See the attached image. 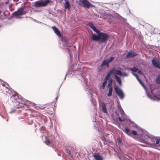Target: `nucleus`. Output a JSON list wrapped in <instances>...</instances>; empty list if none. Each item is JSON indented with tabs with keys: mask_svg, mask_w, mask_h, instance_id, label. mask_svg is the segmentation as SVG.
<instances>
[{
	"mask_svg": "<svg viewBox=\"0 0 160 160\" xmlns=\"http://www.w3.org/2000/svg\"><path fill=\"white\" fill-rule=\"evenodd\" d=\"M11 100L15 103L16 107L20 109L19 111L21 112L22 114H24V116L22 117L23 118L27 116H30V114H32L34 110L29 108L31 107H33L35 108H37V106L35 105L34 103L22 98L20 99L15 94L11 96Z\"/></svg>",
	"mask_w": 160,
	"mask_h": 160,
	"instance_id": "obj_1",
	"label": "nucleus"
},
{
	"mask_svg": "<svg viewBox=\"0 0 160 160\" xmlns=\"http://www.w3.org/2000/svg\"><path fill=\"white\" fill-rule=\"evenodd\" d=\"M138 140L140 142L154 147H159L160 138L149 134L145 130H141L138 132Z\"/></svg>",
	"mask_w": 160,
	"mask_h": 160,
	"instance_id": "obj_2",
	"label": "nucleus"
},
{
	"mask_svg": "<svg viewBox=\"0 0 160 160\" xmlns=\"http://www.w3.org/2000/svg\"><path fill=\"white\" fill-rule=\"evenodd\" d=\"M137 128L138 130L137 131L135 130H132L131 131L128 128H125L124 129H123L122 130L127 134L129 136H131L132 135L134 136L137 135L136 139L138 141V138L139 134L138 132H140L141 130H144V129H143L140 127L138 128Z\"/></svg>",
	"mask_w": 160,
	"mask_h": 160,
	"instance_id": "obj_3",
	"label": "nucleus"
},
{
	"mask_svg": "<svg viewBox=\"0 0 160 160\" xmlns=\"http://www.w3.org/2000/svg\"><path fill=\"white\" fill-rule=\"evenodd\" d=\"M47 135H45V142L47 145H49L52 143L55 137L52 135L50 132H47Z\"/></svg>",
	"mask_w": 160,
	"mask_h": 160,
	"instance_id": "obj_4",
	"label": "nucleus"
},
{
	"mask_svg": "<svg viewBox=\"0 0 160 160\" xmlns=\"http://www.w3.org/2000/svg\"><path fill=\"white\" fill-rule=\"evenodd\" d=\"M26 12V11L24 10V8L22 7L20 8L17 11L13 12V14L15 17L19 18L21 16L25 14Z\"/></svg>",
	"mask_w": 160,
	"mask_h": 160,
	"instance_id": "obj_5",
	"label": "nucleus"
},
{
	"mask_svg": "<svg viewBox=\"0 0 160 160\" xmlns=\"http://www.w3.org/2000/svg\"><path fill=\"white\" fill-rule=\"evenodd\" d=\"M30 117L28 119V123L29 124H32V122L33 120L31 119V117H36L38 119L37 120L39 121L41 119V115L39 112L34 110L32 114H30Z\"/></svg>",
	"mask_w": 160,
	"mask_h": 160,
	"instance_id": "obj_6",
	"label": "nucleus"
},
{
	"mask_svg": "<svg viewBox=\"0 0 160 160\" xmlns=\"http://www.w3.org/2000/svg\"><path fill=\"white\" fill-rule=\"evenodd\" d=\"M50 2L49 0H46L44 1L42 0H40L38 1H36L35 3V6L36 7H44L48 5Z\"/></svg>",
	"mask_w": 160,
	"mask_h": 160,
	"instance_id": "obj_7",
	"label": "nucleus"
},
{
	"mask_svg": "<svg viewBox=\"0 0 160 160\" xmlns=\"http://www.w3.org/2000/svg\"><path fill=\"white\" fill-rule=\"evenodd\" d=\"M99 36L100 42H106L109 38V35L107 34L101 32L99 33Z\"/></svg>",
	"mask_w": 160,
	"mask_h": 160,
	"instance_id": "obj_8",
	"label": "nucleus"
},
{
	"mask_svg": "<svg viewBox=\"0 0 160 160\" xmlns=\"http://www.w3.org/2000/svg\"><path fill=\"white\" fill-rule=\"evenodd\" d=\"M116 93L120 97L121 99H122L124 98V93L122 90L118 86L115 88Z\"/></svg>",
	"mask_w": 160,
	"mask_h": 160,
	"instance_id": "obj_9",
	"label": "nucleus"
},
{
	"mask_svg": "<svg viewBox=\"0 0 160 160\" xmlns=\"http://www.w3.org/2000/svg\"><path fill=\"white\" fill-rule=\"evenodd\" d=\"M119 108L120 110V114L122 116V118L120 117H119L118 118V119L120 122H122L126 120L127 119V117L121 106H120Z\"/></svg>",
	"mask_w": 160,
	"mask_h": 160,
	"instance_id": "obj_10",
	"label": "nucleus"
},
{
	"mask_svg": "<svg viewBox=\"0 0 160 160\" xmlns=\"http://www.w3.org/2000/svg\"><path fill=\"white\" fill-rule=\"evenodd\" d=\"M152 64L153 66L160 69V61L155 58L152 60Z\"/></svg>",
	"mask_w": 160,
	"mask_h": 160,
	"instance_id": "obj_11",
	"label": "nucleus"
},
{
	"mask_svg": "<svg viewBox=\"0 0 160 160\" xmlns=\"http://www.w3.org/2000/svg\"><path fill=\"white\" fill-rule=\"evenodd\" d=\"M137 80L138 81V82H139V83H140V84L145 89L147 95L148 97L149 98H150L151 99H152V98L151 95H150V93L148 92L146 88L145 87L142 81L139 79V78L138 77V78H137Z\"/></svg>",
	"mask_w": 160,
	"mask_h": 160,
	"instance_id": "obj_12",
	"label": "nucleus"
},
{
	"mask_svg": "<svg viewBox=\"0 0 160 160\" xmlns=\"http://www.w3.org/2000/svg\"><path fill=\"white\" fill-rule=\"evenodd\" d=\"M80 2L83 6L84 7H86L88 8L90 7H93L91 3L87 0H80Z\"/></svg>",
	"mask_w": 160,
	"mask_h": 160,
	"instance_id": "obj_13",
	"label": "nucleus"
},
{
	"mask_svg": "<svg viewBox=\"0 0 160 160\" xmlns=\"http://www.w3.org/2000/svg\"><path fill=\"white\" fill-rule=\"evenodd\" d=\"M137 54L132 51H130L127 55V57L131 58L133 57L137 56Z\"/></svg>",
	"mask_w": 160,
	"mask_h": 160,
	"instance_id": "obj_14",
	"label": "nucleus"
},
{
	"mask_svg": "<svg viewBox=\"0 0 160 160\" xmlns=\"http://www.w3.org/2000/svg\"><path fill=\"white\" fill-rule=\"evenodd\" d=\"M110 71H111L112 74L114 73L115 75H118L120 76V74H121V71L118 70L115 68L110 70Z\"/></svg>",
	"mask_w": 160,
	"mask_h": 160,
	"instance_id": "obj_15",
	"label": "nucleus"
},
{
	"mask_svg": "<svg viewBox=\"0 0 160 160\" xmlns=\"http://www.w3.org/2000/svg\"><path fill=\"white\" fill-rule=\"evenodd\" d=\"M102 112L106 114L108 113V112L106 108V104L103 102L102 104Z\"/></svg>",
	"mask_w": 160,
	"mask_h": 160,
	"instance_id": "obj_16",
	"label": "nucleus"
},
{
	"mask_svg": "<svg viewBox=\"0 0 160 160\" xmlns=\"http://www.w3.org/2000/svg\"><path fill=\"white\" fill-rule=\"evenodd\" d=\"M52 28L53 29L54 32L58 36H61V35L60 31L58 30V29L55 26H52Z\"/></svg>",
	"mask_w": 160,
	"mask_h": 160,
	"instance_id": "obj_17",
	"label": "nucleus"
},
{
	"mask_svg": "<svg viewBox=\"0 0 160 160\" xmlns=\"http://www.w3.org/2000/svg\"><path fill=\"white\" fill-rule=\"evenodd\" d=\"M92 39L94 41H98L99 40V34H98V35L94 34H92Z\"/></svg>",
	"mask_w": 160,
	"mask_h": 160,
	"instance_id": "obj_18",
	"label": "nucleus"
},
{
	"mask_svg": "<svg viewBox=\"0 0 160 160\" xmlns=\"http://www.w3.org/2000/svg\"><path fill=\"white\" fill-rule=\"evenodd\" d=\"M2 85L3 86H5L4 90H5L6 92L9 94H11V93L12 92V91L10 90L8 87V84H6L7 86H6L4 84H3Z\"/></svg>",
	"mask_w": 160,
	"mask_h": 160,
	"instance_id": "obj_19",
	"label": "nucleus"
},
{
	"mask_svg": "<svg viewBox=\"0 0 160 160\" xmlns=\"http://www.w3.org/2000/svg\"><path fill=\"white\" fill-rule=\"evenodd\" d=\"M93 157L95 160H103L102 157L98 154H95Z\"/></svg>",
	"mask_w": 160,
	"mask_h": 160,
	"instance_id": "obj_20",
	"label": "nucleus"
},
{
	"mask_svg": "<svg viewBox=\"0 0 160 160\" xmlns=\"http://www.w3.org/2000/svg\"><path fill=\"white\" fill-rule=\"evenodd\" d=\"M114 76L115 78L117 80V81L119 85L120 86H121L122 81L120 78L116 75L114 74Z\"/></svg>",
	"mask_w": 160,
	"mask_h": 160,
	"instance_id": "obj_21",
	"label": "nucleus"
},
{
	"mask_svg": "<svg viewBox=\"0 0 160 160\" xmlns=\"http://www.w3.org/2000/svg\"><path fill=\"white\" fill-rule=\"evenodd\" d=\"M64 8L65 9H70V5L69 2L68 1L65 0V3L64 5Z\"/></svg>",
	"mask_w": 160,
	"mask_h": 160,
	"instance_id": "obj_22",
	"label": "nucleus"
},
{
	"mask_svg": "<svg viewBox=\"0 0 160 160\" xmlns=\"http://www.w3.org/2000/svg\"><path fill=\"white\" fill-rule=\"evenodd\" d=\"M105 68V66H103L101 64L98 68V71L100 73L102 72V71L104 70Z\"/></svg>",
	"mask_w": 160,
	"mask_h": 160,
	"instance_id": "obj_23",
	"label": "nucleus"
},
{
	"mask_svg": "<svg viewBox=\"0 0 160 160\" xmlns=\"http://www.w3.org/2000/svg\"><path fill=\"white\" fill-rule=\"evenodd\" d=\"M112 74L111 71L110 70L109 71L106 75L104 80L107 81L108 80V79L109 78L110 76Z\"/></svg>",
	"mask_w": 160,
	"mask_h": 160,
	"instance_id": "obj_24",
	"label": "nucleus"
},
{
	"mask_svg": "<svg viewBox=\"0 0 160 160\" xmlns=\"http://www.w3.org/2000/svg\"><path fill=\"white\" fill-rule=\"evenodd\" d=\"M113 88L112 87H110L108 90V92L107 94L108 96L110 97L112 96V94Z\"/></svg>",
	"mask_w": 160,
	"mask_h": 160,
	"instance_id": "obj_25",
	"label": "nucleus"
},
{
	"mask_svg": "<svg viewBox=\"0 0 160 160\" xmlns=\"http://www.w3.org/2000/svg\"><path fill=\"white\" fill-rule=\"evenodd\" d=\"M107 81L104 80V81L103 82V83L102 85H101L100 86V89H104L105 88V86H106V83H107Z\"/></svg>",
	"mask_w": 160,
	"mask_h": 160,
	"instance_id": "obj_26",
	"label": "nucleus"
},
{
	"mask_svg": "<svg viewBox=\"0 0 160 160\" xmlns=\"http://www.w3.org/2000/svg\"><path fill=\"white\" fill-rule=\"evenodd\" d=\"M156 82L158 84H160V73L157 76Z\"/></svg>",
	"mask_w": 160,
	"mask_h": 160,
	"instance_id": "obj_27",
	"label": "nucleus"
},
{
	"mask_svg": "<svg viewBox=\"0 0 160 160\" xmlns=\"http://www.w3.org/2000/svg\"><path fill=\"white\" fill-rule=\"evenodd\" d=\"M109 64L107 60H104L102 62V65H103V66H108Z\"/></svg>",
	"mask_w": 160,
	"mask_h": 160,
	"instance_id": "obj_28",
	"label": "nucleus"
},
{
	"mask_svg": "<svg viewBox=\"0 0 160 160\" xmlns=\"http://www.w3.org/2000/svg\"><path fill=\"white\" fill-rule=\"evenodd\" d=\"M129 70L132 71L133 72H137V71H138V68H136L135 67H133L132 68L131 67V68H129Z\"/></svg>",
	"mask_w": 160,
	"mask_h": 160,
	"instance_id": "obj_29",
	"label": "nucleus"
},
{
	"mask_svg": "<svg viewBox=\"0 0 160 160\" xmlns=\"http://www.w3.org/2000/svg\"><path fill=\"white\" fill-rule=\"evenodd\" d=\"M129 122H130V126L133 127H136V124L133 122H132L130 120H129Z\"/></svg>",
	"mask_w": 160,
	"mask_h": 160,
	"instance_id": "obj_30",
	"label": "nucleus"
},
{
	"mask_svg": "<svg viewBox=\"0 0 160 160\" xmlns=\"http://www.w3.org/2000/svg\"><path fill=\"white\" fill-rule=\"evenodd\" d=\"M92 30L98 34H99V33L101 32H100L95 27L93 28Z\"/></svg>",
	"mask_w": 160,
	"mask_h": 160,
	"instance_id": "obj_31",
	"label": "nucleus"
},
{
	"mask_svg": "<svg viewBox=\"0 0 160 160\" xmlns=\"http://www.w3.org/2000/svg\"><path fill=\"white\" fill-rule=\"evenodd\" d=\"M120 76H122L123 77H127L128 76V74L127 73L125 72H121V74H120Z\"/></svg>",
	"mask_w": 160,
	"mask_h": 160,
	"instance_id": "obj_32",
	"label": "nucleus"
},
{
	"mask_svg": "<svg viewBox=\"0 0 160 160\" xmlns=\"http://www.w3.org/2000/svg\"><path fill=\"white\" fill-rule=\"evenodd\" d=\"M112 79H111L110 80L109 82L108 85V87H112L111 86L112 85Z\"/></svg>",
	"mask_w": 160,
	"mask_h": 160,
	"instance_id": "obj_33",
	"label": "nucleus"
},
{
	"mask_svg": "<svg viewBox=\"0 0 160 160\" xmlns=\"http://www.w3.org/2000/svg\"><path fill=\"white\" fill-rule=\"evenodd\" d=\"M114 59V58L113 57H111L108 60H107L108 62L109 63L111 62Z\"/></svg>",
	"mask_w": 160,
	"mask_h": 160,
	"instance_id": "obj_34",
	"label": "nucleus"
},
{
	"mask_svg": "<svg viewBox=\"0 0 160 160\" xmlns=\"http://www.w3.org/2000/svg\"><path fill=\"white\" fill-rule=\"evenodd\" d=\"M88 25L92 29L95 27L93 24L92 23H89L88 24Z\"/></svg>",
	"mask_w": 160,
	"mask_h": 160,
	"instance_id": "obj_35",
	"label": "nucleus"
},
{
	"mask_svg": "<svg viewBox=\"0 0 160 160\" xmlns=\"http://www.w3.org/2000/svg\"><path fill=\"white\" fill-rule=\"evenodd\" d=\"M117 142L119 144H121L122 143V139L120 138H117Z\"/></svg>",
	"mask_w": 160,
	"mask_h": 160,
	"instance_id": "obj_36",
	"label": "nucleus"
},
{
	"mask_svg": "<svg viewBox=\"0 0 160 160\" xmlns=\"http://www.w3.org/2000/svg\"><path fill=\"white\" fill-rule=\"evenodd\" d=\"M15 112V110L13 109H12L11 111H10L9 113L11 114L13 113H14Z\"/></svg>",
	"mask_w": 160,
	"mask_h": 160,
	"instance_id": "obj_37",
	"label": "nucleus"
},
{
	"mask_svg": "<svg viewBox=\"0 0 160 160\" xmlns=\"http://www.w3.org/2000/svg\"><path fill=\"white\" fill-rule=\"evenodd\" d=\"M132 74L134 75V76L135 77H136V78H138V76L135 73H134V72H132Z\"/></svg>",
	"mask_w": 160,
	"mask_h": 160,
	"instance_id": "obj_38",
	"label": "nucleus"
},
{
	"mask_svg": "<svg viewBox=\"0 0 160 160\" xmlns=\"http://www.w3.org/2000/svg\"><path fill=\"white\" fill-rule=\"evenodd\" d=\"M45 127H42L41 128L40 130H41V131H42V130L44 131V130H45Z\"/></svg>",
	"mask_w": 160,
	"mask_h": 160,
	"instance_id": "obj_39",
	"label": "nucleus"
},
{
	"mask_svg": "<svg viewBox=\"0 0 160 160\" xmlns=\"http://www.w3.org/2000/svg\"><path fill=\"white\" fill-rule=\"evenodd\" d=\"M67 153H68L69 155H71V152L70 150H67Z\"/></svg>",
	"mask_w": 160,
	"mask_h": 160,
	"instance_id": "obj_40",
	"label": "nucleus"
},
{
	"mask_svg": "<svg viewBox=\"0 0 160 160\" xmlns=\"http://www.w3.org/2000/svg\"><path fill=\"white\" fill-rule=\"evenodd\" d=\"M138 73H140L141 74H142V72L141 71H140V70H138Z\"/></svg>",
	"mask_w": 160,
	"mask_h": 160,
	"instance_id": "obj_41",
	"label": "nucleus"
},
{
	"mask_svg": "<svg viewBox=\"0 0 160 160\" xmlns=\"http://www.w3.org/2000/svg\"><path fill=\"white\" fill-rule=\"evenodd\" d=\"M69 71L68 72H67V73H66V76H65V77L64 78V79H65L66 78V76L69 74Z\"/></svg>",
	"mask_w": 160,
	"mask_h": 160,
	"instance_id": "obj_42",
	"label": "nucleus"
},
{
	"mask_svg": "<svg viewBox=\"0 0 160 160\" xmlns=\"http://www.w3.org/2000/svg\"><path fill=\"white\" fill-rule=\"evenodd\" d=\"M103 141H104V144H106L107 143V142L105 140H103Z\"/></svg>",
	"mask_w": 160,
	"mask_h": 160,
	"instance_id": "obj_43",
	"label": "nucleus"
},
{
	"mask_svg": "<svg viewBox=\"0 0 160 160\" xmlns=\"http://www.w3.org/2000/svg\"><path fill=\"white\" fill-rule=\"evenodd\" d=\"M2 10L0 9V14L2 13Z\"/></svg>",
	"mask_w": 160,
	"mask_h": 160,
	"instance_id": "obj_44",
	"label": "nucleus"
},
{
	"mask_svg": "<svg viewBox=\"0 0 160 160\" xmlns=\"http://www.w3.org/2000/svg\"><path fill=\"white\" fill-rule=\"evenodd\" d=\"M6 121H8V119H7Z\"/></svg>",
	"mask_w": 160,
	"mask_h": 160,
	"instance_id": "obj_45",
	"label": "nucleus"
},
{
	"mask_svg": "<svg viewBox=\"0 0 160 160\" xmlns=\"http://www.w3.org/2000/svg\"><path fill=\"white\" fill-rule=\"evenodd\" d=\"M2 117H3V118H4V117L3 116H2Z\"/></svg>",
	"mask_w": 160,
	"mask_h": 160,
	"instance_id": "obj_46",
	"label": "nucleus"
},
{
	"mask_svg": "<svg viewBox=\"0 0 160 160\" xmlns=\"http://www.w3.org/2000/svg\"><path fill=\"white\" fill-rule=\"evenodd\" d=\"M159 51H160V49H159Z\"/></svg>",
	"mask_w": 160,
	"mask_h": 160,
	"instance_id": "obj_47",
	"label": "nucleus"
}]
</instances>
